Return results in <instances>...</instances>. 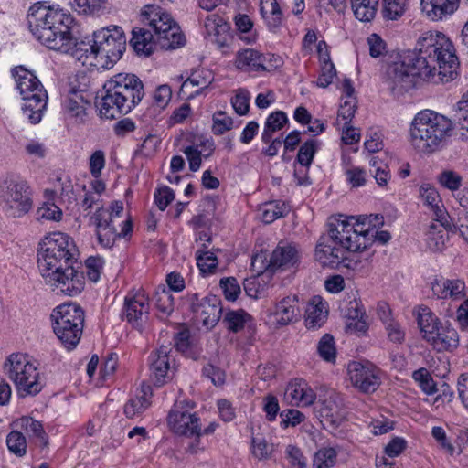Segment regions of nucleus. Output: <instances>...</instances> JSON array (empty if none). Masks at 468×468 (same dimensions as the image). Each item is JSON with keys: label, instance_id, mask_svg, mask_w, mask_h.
<instances>
[{"label": "nucleus", "instance_id": "nucleus-1", "mask_svg": "<svg viewBox=\"0 0 468 468\" xmlns=\"http://www.w3.org/2000/svg\"><path fill=\"white\" fill-rule=\"evenodd\" d=\"M73 239L53 232L39 243L37 265L45 282L69 296L80 293L85 284L81 262Z\"/></svg>", "mask_w": 468, "mask_h": 468}, {"label": "nucleus", "instance_id": "nucleus-2", "mask_svg": "<svg viewBox=\"0 0 468 468\" xmlns=\"http://www.w3.org/2000/svg\"><path fill=\"white\" fill-rule=\"evenodd\" d=\"M27 22L32 35L48 48L69 54L83 65L90 58H99L94 42L73 38L70 27L74 18L64 9L35 4L29 9Z\"/></svg>", "mask_w": 468, "mask_h": 468}, {"label": "nucleus", "instance_id": "nucleus-3", "mask_svg": "<svg viewBox=\"0 0 468 468\" xmlns=\"http://www.w3.org/2000/svg\"><path fill=\"white\" fill-rule=\"evenodd\" d=\"M420 79L433 84L448 83L459 76L460 61L452 42L443 33L427 31L419 37L411 52Z\"/></svg>", "mask_w": 468, "mask_h": 468}, {"label": "nucleus", "instance_id": "nucleus-4", "mask_svg": "<svg viewBox=\"0 0 468 468\" xmlns=\"http://www.w3.org/2000/svg\"><path fill=\"white\" fill-rule=\"evenodd\" d=\"M362 215L346 218L343 215L332 217L327 223V232L323 234L316 245L315 258L323 265L337 267L346 258V251L356 252L365 250L363 241L364 227Z\"/></svg>", "mask_w": 468, "mask_h": 468}, {"label": "nucleus", "instance_id": "nucleus-5", "mask_svg": "<svg viewBox=\"0 0 468 468\" xmlns=\"http://www.w3.org/2000/svg\"><path fill=\"white\" fill-rule=\"evenodd\" d=\"M103 91L96 101L100 115L118 119L132 112L144 95L143 81L134 74L118 73L103 84Z\"/></svg>", "mask_w": 468, "mask_h": 468}, {"label": "nucleus", "instance_id": "nucleus-6", "mask_svg": "<svg viewBox=\"0 0 468 468\" xmlns=\"http://www.w3.org/2000/svg\"><path fill=\"white\" fill-rule=\"evenodd\" d=\"M452 130V122L431 110L418 112L410 125L411 144L421 153H433L441 147Z\"/></svg>", "mask_w": 468, "mask_h": 468}, {"label": "nucleus", "instance_id": "nucleus-7", "mask_svg": "<svg viewBox=\"0 0 468 468\" xmlns=\"http://www.w3.org/2000/svg\"><path fill=\"white\" fill-rule=\"evenodd\" d=\"M16 88L19 90L24 104L23 114L31 123H38L48 104V93L44 86L35 75L24 66L12 69Z\"/></svg>", "mask_w": 468, "mask_h": 468}, {"label": "nucleus", "instance_id": "nucleus-8", "mask_svg": "<svg viewBox=\"0 0 468 468\" xmlns=\"http://www.w3.org/2000/svg\"><path fill=\"white\" fill-rule=\"evenodd\" d=\"M34 191L28 182L15 175L0 181V204L12 218H21L33 207Z\"/></svg>", "mask_w": 468, "mask_h": 468}, {"label": "nucleus", "instance_id": "nucleus-9", "mask_svg": "<svg viewBox=\"0 0 468 468\" xmlns=\"http://www.w3.org/2000/svg\"><path fill=\"white\" fill-rule=\"evenodd\" d=\"M53 331L61 344L68 350L74 349L80 340L84 312L73 303L61 304L51 314Z\"/></svg>", "mask_w": 468, "mask_h": 468}, {"label": "nucleus", "instance_id": "nucleus-10", "mask_svg": "<svg viewBox=\"0 0 468 468\" xmlns=\"http://www.w3.org/2000/svg\"><path fill=\"white\" fill-rule=\"evenodd\" d=\"M142 20L147 23L155 35L156 41L165 49H175L184 45L185 37L170 14L154 4H146L141 12Z\"/></svg>", "mask_w": 468, "mask_h": 468}, {"label": "nucleus", "instance_id": "nucleus-11", "mask_svg": "<svg viewBox=\"0 0 468 468\" xmlns=\"http://www.w3.org/2000/svg\"><path fill=\"white\" fill-rule=\"evenodd\" d=\"M5 370L18 392L24 396L37 395L41 391L43 384L39 380V372L28 356L11 354L5 363Z\"/></svg>", "mask_w": 468, "mask_h": 468}, {"label": "nucleus", "instance_id": "nucleus-12", "mask_svg": "<svg viewBox=\"0 0 468 468\" xmlns=\"http://www.w3.org/2000/svg\"><path fill=\"white\" fill-rule=\"evenodd\" d=\"M93 42L102 67L110 69L122 56L126 48V38L120 27L113 26L101 28L93 33Z\"/></svg>", "mask_w": 468, "mask_h": 468}, {"label": "nucleus", "instance_id": "nucleus-13", "mask_svg": "<svg viewBox=\"0 0 468 468\" xmlns=\"http://www.w3.org/2000/svg\"><path fill=\"white\" fill-rule=\"evenodd\" d=\"M122 211V202L113 201L109 209L100 206L90 217V223L96 227L97 239L101 246L111 248L114 244L117 239L115 221Z\"/></svg>", "mask_w": 468, "mask_h": 468}, {"label": "nucleus", "instance_id": "nucleus-14", "mask_svg": "<svg viewBox=\"0 0 468 468\" xmlns=\"http://www.w3.org/2000/svg\"><path fill=\"white\" fill-rule=\"evenodd\" d=\"M419 73L414 56L409 53L388 67V84L393 92L404 93L417 85V80L420 79Z\"/></svg>", "mask_w": 468, "mask_h": 468}, {"label": "nucleus", "instance_id": "nucleus-15", "mask_svg": "<svg viewBox=\"0 0 468 468\" xmlns=\"http://www.w3.org/2000/svg\"><path fill=\"white\" fill-rule=\"evenodd\" d=\"M348 374L352 385L363 393L375 392L381 383L380 369L368 361L349 363Z\"/></svg>", "mask_w": 468, "mask_h": 468}, {"label": "nucleus", "instance_id": "nucleus-16", "mask_svg": "<svg viewBox=\"0 0 468 468\" xmlns=\"http://www.w3.org/2000/svg\"><path fill=\"white\" fill-rule=\"evenodd\" d=\"M187 302L197 323L213 328L219 321L222 308L215 296L200 298L197 293H193L187 296Z\"/></svg>", "mask_w": 468, "mask_h": 468}, {"label": "nucleus", "instance_id": "nucleus-17", "mask_svg": "<svg viewBox=\"0 0 468 468\" xmlns=\"http://www.w3.org/2000/svg\"><path fill=\"white\" fill-rule=\"evenodd\" d=\"M149 310V299L144 292H130L124 299L122 318L141 330L148 320Z\"/></svg>", "mask_w": 468, "mask_h": 468}, {"label": "nucleus", "instance_id": "nucleus-18", "mask_svg": "<svg viewBox=\"0 0 468 468\" xmlns=\"http://www.w3.org/2000/svg\"><path fill=\"white\" fill-rule=\"evenodd\" d=\"M167 420L169 428L176 434L188 437L201 435L199 418L179 405L170 410Z\"/></svg>", "mask_w": 468, "mask_h": 468}, {"label": "nucleus", "instance_id": "nucleus-19", "mask_svg": "<svg viewBox=\"0 0 468 468\" xmlns=\"http://www.w3.org/2000/svg\"><path fill=\"white\" fill-rule=\"evenodd\" d=\"M171 352L170 346H161L149 356L150 378L156 386H162L170 379Z\"/></svg>", "mask_w": 468, "mask_h": 468}, {"label": "nucleus", "instance_id": "nucleus-20", "mask_svg": "<svg viewBox=\"0 0 468 468\" xmlns=\"http://www.w3.org/2000/svg\"><path fill=\"white\" fill-rule=\"evenodd\" d=\"M300 261V250L292 243L280 242L272 251L267 264L263 266L264 271H274L278 269L294 267Z\"/></svg>", "mask_w": 468, "mask_h": 468}, {"label": "nucleus", "instance_id": "nucleus-21", "mask_svg": "<svg viewBox=\"0 0 468 468\" xmlns=\"http://www.w3.org/2000/svg\"><path fill=\"white\" fill-rule=\"evenodd\" d=\"M420 197L432 213L434 220L441 223V226L449 225V214L446 211L440 195L435 187L429 184H423L419 189Z\"/></svg>", "mask_w": 468, "mask_h": 468}, {"label": "nucleus", "instance_id": "nucleus-22", "mask_svg": "<svg viewBox=\"0 0 468 468\" xmlns=\"http://www.w3.org/2000/svg\"><path fill=\"white\" fill-rule=\"evenodd\" d=\"M273 314L277 324L282 326L298 322L302 316L298 295H288L279 301Z\"/></svg>", "mask_w": 468, "mask_h": 468}, {"label": "nucleus", "instance_id": "nucleus-23", "mask_svg": "<svg viewBox=\"0 0 468 468\" xmlns=\"http://www.w3.org/2000/svg\"><path fill=\"white\" fill-rule=\"evenodd\" d=\"M468 5V0H463ZM460 0H421L422 13L432 21H440L452 15L459 7Z\"/></svg>", "mask_w": 468, "mask_h": 468}, {"label": "nucleus", "instance_id": "nucleus-24", "mask_svg": "<svg viewBox=\"0 0 468 468\" xmlns=\"http://www.w3.org/2000/svg\"><path fill=\"white\" fill-rule=\"evenodd\" d=\"M465 282L460 279H441L432 282L431 290L438 299L460 301L465 297Z\"/></svg>", "mask_w": 468, "mask_h": 468}, {"label": "nucleus", "instance_id": "nucleus-25", "mask_svg": "<svg viewBox=\"0 0 468 468\" xmlns=\"http://www.w3.org/2000/svg\"><path fill=\"white\" fill-rule=\"evenodd\" d=\"M363 223H367L363 229V241L365 250L375 240L380 244H386L391 238L388 231L378 230V228L384 224L383 217L378 214L362 215Z\"/></svg>", "mask_w": 468, "mask_h": 468}, {"label": "nucleus", "instance_id": "nucleus-26", "mask_svg": "<svg viewBox=\"0 0 468 468\" xmlns=\"http://www.w3.org/2000/svg\"><path fill=\"white\" fill-rule=\"evenodd\" d=\"M285 395L291 400V403L297 406H310L316 399L315 392L303 378L292 380L288 384Z\"/></svg>", "mask_w": 468, "mask_h": 468}, {"label": "nucleus", "instance_id": "nucleus-27", "mask_svg": "<svg viewBox=\"0 0 468 468\" xmlns=\"http://www.w3.org/2000/svg\"><path fill=\"white\" fill-rule=\"evenodd\" d=\"M93 99L74 96L65 93L63 101V110L68 118L74 122L81 123L85 122L87 109L91 105Z\"/></svg>", "mask_w": 468, "mask_h": 468}, {"label": "nucleus", "instance_id": "nucleus-28", "mask_svg": "<svg viewBox=\"0 0 468 468\" xmlns=\"http://www.w3.org/2000/svg\"><path fill=\"white\" fill-rule=\"evenodd\" d=\"M430 338V342L439 352L452 351L459 346V335L450 324L438 327Z\"/></svg>", "mask_w": 468, "mask_h": 468}, {"label": "nucleus", "instance_id": "nucleus-29", "mask_svg": "<svg viewBox=\"0 0 468 468\" xmlns=\"http://www.w3.org/2000/svg\"><path fill=\"white\" fill-rule=\"evenodd\" d=\"M214 80L213 72L207 69H197L190 74V76L186 80L180 89V92L186 94V90L190 87H199L194 92H191L187 95L188 98H193L197 95H199L201 91L207 89Z\"/></svg>", "mask_w": 468, "mask_h": 468}, {"label": "nucleus", "instance_id": "nucleus-30", "mask_svg": "<svg viewBox=\"0 0 468 468\" xmlns=\"http://www.w3.org/2000/svg\"><path fill=\"white\" fill-rule=\"evenodd\" d=\"M264 61L262 54L257 50L247 48L238 53L236 66L244 71H265L267 67L264 65Z\"/></svg>", "mask_w": 468, "mask_h": 468}, {"label": "nucleus", "instance_id": "nucleus-31", "mask_svg": "<svg viewBox=\"0 0 468 468\" xmlns=\"http://www.w3.org/2000/svg\"><path fill=\"white\" fill-rule=\"evenodd\" d=\"M327 317L326 303L319 296H314L305 311V324L309 329L322 326Z\"/></svg>", "mask_w": 468, "mask_h": 468}, {"label": "nucleus", "instance_id": "nucleus-32", "mask_svg": "<svg viewBox=\"0 0 468 468\" xmlns=\"http://www.w3.org/2000/svg\"><path fill=\"white\" fill-rule=\"evenodd\" d=\"M64 92L69 95L94 99V92L90 89V79L85 72H78L69 76Z\"/></svg>", "mask_w": 468, "mask_h": 468}, {"label": "nucleus", "instance_id": "nucleus-33", "mask_svg": "<svg viewBox=\"0 0 468 468\" xmlns=\"http://www.w3.org/2000/svg\"><path fill=\"white\" fill-rule=\"evenodd\" d=\"M346 316L349 321L347 323L349 329L359 333H365L367 330L366 311L360 302L350 301L346 310Z\"/></svg>", "mask_w": 468, "mask_h": 468}, {"label": "nucleus", "instance_id": "nucleus-34", "mask_svg": "<svg viewBox=\"0 0 468 468\" xmlns=\"http://www.w3.org/2000/svg\"><path fill=\"white\" fill-rule=\"evenodd\" d=\"M260 12L271 31L282 26V12L277 0H260Z\"/></svg>", "mask_w": 468, "mask_h": 468}, {"label": "nucleus", "instance_id": "nucleus-35", "mask_svg": "<svg viewBox=\"0 0 468 468\" xmlns=\"http://www.w3.org/2000/svg\"><path fill=\"white\" fill-rule=\"evenodd\" d=\"M154 40H156V37L154 32L145 28L135 27L132 31L130 44L136 53L149 56L153 52V42Z\"/></svg>", "mask_w": 468, "mask_h": 468}, {"label": "nucleus", "instance_id": "nucleus-36", "mask_svg": "<svg viewBox=\"0 0 468 468\" xmlns=\"http://www.w3.org/2000/svg\"><path fill=\"white\" fill-rule=\"evenodd\" d=\"M252 317L244 310H229L222 317V324L232 333H239L246 326H250Z\"/></svg>", "mask_w": 468, "mask_h": 468}, {"label": "nucleus", "instance_id": "nucleus-37", "mask_svg": "<svg viewBox=\"0 0 468 468\" xmlns=\"http://www.w3.org/2000/svg\"><path fill=\"white\" fill-rule=\"evenodd\" d=\"M204 27L207 36L214 37V41L223 45L229 28L223 17L217 14L208 15L205 19Z\"/></svg>", "mask_w": 468, "mask_h": 468}, {"label": "nucleus", "instance_id": "nucleus-38", "mask_svg": "<svg viewBox=\"0 0 468 468\" xmlns=\"http://www.w3.org/2000/svg\"><path fill=\"white\" fill-rule=\"evenodd\" d=\"M16 427L25 431V432L38 440L43 446L48 444V435L43 428V424L32 417L23 416L16 420Z\"/></svg>", "mask_w": 468, "mask_h": 468}, {"label": "nucleus", "instance_id": "nucleus-39", "mask_svg": "<svg viewBox=\"0 0 468 468\" xmlns=\"http://www.w3.org/2000/svg\"><path fill=\"white\" fill-rule=\"evenodd\" d=\"M288 122V117L282 111H276L271 113L264 123V129L261 133V141L269 144L275 132L282 130Z\"/></svg>", "mask_w": 468, "mask_h": 468}, {"label": "nucleus", "instance_id": "nucleus-40", "mask_svg": "<svg viewBox=\"0 0 468 468\" xmlns=\"http://www.w3.org/2000/svg\"><path fill=\"white\" fill-rule=\"evenodd\" d=\"M289 210V207L282 201L265 203L260 208L261 218L264 223L271 224L277 218L285 217Z\"/></svg>", "mask_w": 468, "mask_h": 468}, {"label": "nucleus", "instance_id": "nucleus-41", "mask_svg": "<svg viewBox=\"0 0 468 468\" xmlns=\"http://www.w3.org/2000/svg\"><path fill=\"white\" fill-rule=\"evenodd\" d=\"M352 9L356 18L362 22L371 21L378 10V0H351Z\"/></svg>", "mask_w": 468, "mask_h": 468}, {"label": "nucleus", "instance_id": "nucleus-42", "mask_svg": "<svg viewBox=\"0 0 468 468\" xmlns=\"http://www.w3.org/2000/svg\"><path fill=\"white\" fill-rule=\"evenodd\" d=\"M448 226H441V223H431L426 232V243L428 248L432 251H441L444 248V231Z\"/></svg>", "mask_w": 468, "mask_h": 468}, {"label": "nucleus", "instance_id": "nucleus-43", "mask_svg": "<svg viewBox=\"0 0 468 468\" xmlns=\"http://www.w3.org/2000/svg\"><path fill=\"white\" fill-rule=\"evenodd\" d=\"M107 0H68L71 8L80 15H95L104 8Z\"/></svg>", "mask_w": 468, "mask_h": 468}, {"label": "nucleus", "instance_id": "nucleus-44", "mask_svg": "<svg viewBox=\"0 0 468 468\" xmlns=\"http://www.w3.org/2000/svg\"><path fill=\"white\" fill-rule=\"evenodd\" d=\"M409 0H383L382 15L387 20H398L406 12Z\"/></svg>", "mask_w": 468, "mask_h": 468}, {"label": "nucleus", "instance_id": "nucleus-45", "mask_svg": "<svg viewBox=\"0 0 468 468\" xmlns=\"http://www.w3.org/2000/svg\"><path fill=\"white\" fill-rule=\"evenodd\" d=\"M418 324L421 332L424 333V338H426L427 341H431V335L435 334V331L438 330L439 327L437 318L427 307L422 308L421 312H420L418 315Z\"/></svg>", "mask_w": 468, "mask_h": 468}, {"label": "nucleus", "instance_id": "nucleus-46", "mask_svg": "<svg viewBox=\"0 0 468 468\" xmlns=\"http://www.w3.org/2000/svg\"><path fill=\"white\" fill-rule=\"evenodd\" d=\"M6 445L9 452L17 457H23L27 453L26 437L18 431H12L7 434Z\"/></svg>", "mask_w": 468, "mask_h": 468}, {"label": "nucleus", "instance_id": "nucleus-47", "mask_svg": "<svg viewBox=\"0 0 468 468\" xmlns=\"http://www.w3.org/2000/svg\"><path fill=\"white\" fill-rule=\"evenodd\" d=\"M196 260L200 271L204 274L213 273L218 266L216 255L209 250H197Z\"/></svg>", "mask_w": 468, "mask_h": 468}, {"label": "nucleus", "instance_id": "nucleus-48", "mask_svg": "<svg viewBox=\"0 0 468 468\" xmlns=\"http://www.w3.org/2000/svg\"><path fill=\"white\" fill-rule=\"evenodd\" d=\"M150 401L146 395L137 396L131 399L124 406V414L127 418L133 419L140 416L148 407Z\"/></svg>", "mask_w": 468, "mask_h": 468}, {"label": "nucleus", "instance_id": "nucleus-49", "mask_svg": "<svg viewBox=\"0 0 468 468\" xmlns=\"http://www.w3.org/2000/svg\"><path fill=\"white\" fill-rule=\"evenodd\" d=\"M318 145L319 142L315 139H310L303 143L297 154L299 164L303 166L309 167L318 149Z\"/></svg>", "mask_w": 468, "mask_h": 468}, {"label": "nucleus", "instance_id": "nucleus-50", "mask_svg": "<svg viewBox=\"0 0 468 468\" xmlns=\"http://www.w3.org/2000/svg\"><path fill=\"white\" fill-rule=\"evenodd\" d=\"M317 352L319 356L327 362H334L336 357V349L334 337L325 334L318 342Z\"/></svg>", "mask_w": 468, "mask_h": 468}, {"label": "nucleus", "instance_id": "nucleus-51", "mask_svg": "<svg viewBox=\"0 0 468 468\" xmlns=\"http://www.w3.org/2000/svg\"><path fill=\"white\" fill-rule=\"evenodd\" d=\"M250 93L243 88L236 90L235 96L231 99V105L235 112L240 116L246 115L250 110Z\"/></svg>", "mask_w": 468, "mask_h": 468}, {"label": "nucleus", "instance_id": "nucleus-52", "mask_svg": "<svg viewBox=\"0 0 468 468\" xmlns=\"http://www.w3.org/2000/svg\"><path fill=\"white\" fill-rule=\"evenodd\" d=\"M412 377L424 393L432 395L437 391L436 384L426 368L414 371Z\"/></svg>", "mask_w": 468, "mask_h": 468}, {"label": "nucleus", "instance_id": "nucleus-53", "mask_svg": "<svg viewBox=\"0 0 468 468\" xmlns=\"http://www.w3.org/2000/svg\"><path fill=\"white\" fill-rule=\"evenodd\" d=\"M371 169L370 172L374 176L376 182L378 186H384L390 179V173L386 164L380 159L373 157L370 160Z\"/></svg>", "mask_w": 468, "mask_h": 468}, {"label": "nucleus", "instance_id": "nucleus-54", "mask_svg": "<svg viewBox=\"0 0 468 468\" xmlns=\"http://www.w3.org/2000/svg\"><path fill=\"white\" fill-rule=\"evenodd\" d=\"M336 452L333 448L319 450L314 459V468H331L335 464Z\"/></svg>", "mask_w": 468, "mask_h": 468}, {"label": "nucleus", "instance_id": "nucleus-55", "mask_svg": "<svg viewBox=\"0 0 468 468\" xmlns=\"http://www.w3.org/2000/svg\"><path fill=\"white\" fill-rule=\"evenodd\" d=\"M327 57L328 54H326ZM336 75V69L335 65L330 60L329 58H324V62L321 69V73L317 80V86L321 88L328 87L332 82L334 78Z\"/></svg>", "mask_w": 468, "mask_h": 468}, {"label": "nucleus", "instance_id": "nucleus-56", "mask_svg": "<svg viewBox=\"0 0 468 468\" xmlns=\"http://www.w3.org/2000/svg\"><path fill=\"white\" fill-rule=\"evenodd\" d=\"M252 453L259 460L269 458L273 452V445L259 436L252 437Z\"/></svg>", "mask_w": 468, "mask_h": 468}, {"label": "nucleus", "instance_id": "nucleus-57", "mask_svg": "<svg viewBox=\"0 0 468 468\" xmlns=\"http://www.w3.org/2000/svg\"><path fill=\"white\" fill-rule=\"evenodd\" d=\"M438 181L445 188L454 191L462 186L463 177L452 170H444L438 176Z\"/></svg>", "mask_w": 468, "mask_h": 468}, {"label": "nucleus", "instance_id": "nucleus-58", "mask_svg": "<svg viewBox=\"0 0 468 468\" xmlns=\"http://www.w3.org/2000/svg\"><path fill=\"white\" fill-rule=\"evenodd\" d=\"M233 121L224 112H217L213 115L212 131L216 135H221L232 128Z\"/></svg>", "mask_w": 468, "mask_h": 468}, {"label": "nucleus", "instance_id": "nucleus-59", "mask_svg": "<svg viewBox=\"0 0 468 468\" xmlns=\"http://www.w3.org/2000/svg\"><path fill=\"white\" fill-rule=\"evenodd\" d=\"M224 296L228 301H235L240 293V286L234 277L223 278L219 282Z\"/></svg>", "mask_w": 468, "mask_h": 468}, {"label": "nucleus", "instance_id": "nucleus-60", "mask_svg": "<svg viewBox=\"0 0 468 468\" xmlns=\"http://www.w3.org/2000/svg\"><path fill=\"white\" fill-rule=\"evenodd\" d=\"M105 164V154L102 150H96L92 153L89 160V169L94 178L98 179L101 176Z\"/></svg>", "mask_w": 468, "mask_h": 468}, {"label": "nucleus", "instance_id": "nucleus-61", "mask_svg": "<svg viewBox=\"0 0 468 468\" xmlns=\"http://www.w3.org/2000/svg\"><path fill=\"white\" fill-rule=\"evenodd\" d=\"M282 419L281 426L282 428H288L289 426L294 427L302 423L305 417L304 415L295 409L284 410L280 413Z\"/></svg>", "mask_w": 468, "mask_h": 468}, {"label": "nucleus", "instance_id": "nucleus-62", "mask_svg": "<svg viewBox=\"0 0 468 468\" xmlns=\"http://www.w3.org/2000/svg\"><path fill=\"white\" fill-rule=\"evenodd\" d=\"M103 259L101 257H89L85 261L86 273L88 278L96 282L101 276V271L103 266Z\"/></svg>", "mask_w": 468, "mask_h": 468}, {"label": "nucleus", "instance_id": "nucleus-63", "mask_svg": "<svg viewBox=\"0 0 468 468\" xmlns=\"http://www.w3.org/2000/svg\"><path fill=\"white\" fill-rule=\"evenodd\" d=\"M367 42L372 58H379L387 53L386 42L378 34H371Z\"/></svg>", "mask_w": 468, "mask_h": 468}, {"label": "nucleus", "instance_id": "nucleus-64", "mask_svg": "<svg viewBox=\"0 0 468 468\" xmlns=\"http://www.w3.org/2000/svg\"><path fill=\"white\" fill-rule=\"evenodd\" d=\"M455 118L460 128L468 132V91L458 102Z\"/></svg>", "mask_w": 468, "mask_h": 468}]
</instances>
